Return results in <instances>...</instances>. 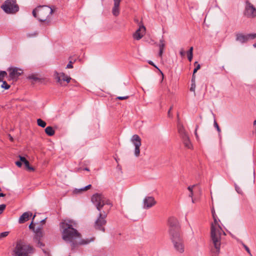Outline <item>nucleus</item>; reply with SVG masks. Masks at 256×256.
I'll list each match as a JSON object with an SVG mask.
<instances>
[{"label":"nucleus","mask_w":256,"mask_h":256,"mask_svg":"<svg viewBox=\"0 0 256 256\" xmlns=\"http://www.w3.org/2000/svg\"><path fill=\"white\" fill-rule=\"evenodd\" d=\"M92 202L95 205L96 209L100 212L94 224V228L98 230L105 232L104 226L106 224V218L108 212L102 211V208L104 206H109L110 208L112 204L110 200L104 198L102 194H94L92 197Z\"/></svg>","instance_id":"1"},{"label":"nucleus","mask_w":256,"mask_h":256,"mask_svg":"<svg viewBox=\"0 0 256 256\" xmlns=\"http://www.w3.org/2000/svg\"><path fill=\"white\" fill-rule=\"evenodd\" d=\"M62 230V238L66 242L70 244L73 249L77 245L76 239L80 238V234L74 228L76 223L73 220H64L60 224Z\"/></svg>","instance_id":"2"},{"label":"nucleus","mask_w":256,"mask_h":256,"mask_svg":"<svg viewBox=\"0 0 256 256\" xmlns=\"http://www.w3.org/2000/svg\"><path fill=\"white\" fill-rule=\"evenodd\" d=\"M214 222L210 226V238L213 246L211 252L212 256H218L220 252L222 236L226 234L219 224L220 220L217 216L212 217Z\"/></svg>","instance_id":"3"},{"label":"nucleus","mask_w":256,"mask_h":256,"mask_svg":"<svg viewBox=\"0 0 256 256\" xmlns=\"http://www.w3.org/2000/svg\"><path fill=\"white\" fill-rule=\"evenodd\" d=\"M53 10L52 8L46 6H39L32 10V15L34 18L41 22H44L49 24L50 19L49 16L52 15Z\"/></svg>","instance_id":"4"},{"label":"nucleus","mask_w":256,"mask_h":256,"mask_svg":"<svg viewBox=\"0 0 256 256\" xmlns=\"http://www.w3.org/2000/svg\"><path fill=\"white\" fill-rule=\"evenodd\" d=\"M34 252L33 247L21 240L18 241L12 252V256H29Z\"/></svg>","instance_id":"5"},{"label":"nucleus","mask_w":256,"mask_h":256,"mask_svg":"<svg viewBox=\"0 0 256 256\" xmlns=\"http://www.w3.org/2000/svg\"><path fill=\"white\" fill-rule=\"evenodd\" d=\"M170 238L175 251L180 254L184 253L185 245L184 240L181 234L170 236Z\"/></svg>","instance_id":"6"},{"label":"nucleus","mask_w":256,"mask_h":256,"mask_svg":"<svg viewBox=\"0 0 256 256\" xmlns=\"http://www.w3.org/2000/svg\"><path fill=\"white\" fill-rule=\"evenodd\" d=\"M168 224L169 226L170 236L180 234V227L178 220L171 216L168 218Z\"/></svg>","instance_id":"7"},{"label":"nucleus","mask_w":256,"mask_h":256,"mask_svg":"<svg viewBox=\"0 0 256 256\" xmlns=\"http://www.w3.org/2000/svg\"><path fill=\"white\" fill-rule=\"evenodd\" d=\"M1 7L7 14H14L19 10L18 6L16 4V0H6Z\"/></svg>","instance_id":"8"},{"label":"nucleus","mask_w":256,"mask_h":256,"mask_svg":"<svg viewBox=\"0 0 256 256\" xmlns=\"http://www.w3.org/2000/svg\"><path fill=\"white\" fill-rule=\"evenodd\" d=\"M131 142L135 146L134 155L138 157L140 155V148L141 146V139L138 134H134L131 138Z\"/></svg>","instance_id":"9"},{"label":"nucleus","mask_w":256,"mask_h":256,"mask_svg":"<svg viewBox=\"0 0 256 256\" xmlns=\"http://www.w3.org/2000/svg\"><path fill=\"white\" fill-rule=\"evenodd\" d=\"M35 232V236L34 238V242L36 243L38 246L42 248L44 246V244L41 242V238L43 236V232L41 227L38 228Z\"/></svg>","instance_id":"10"},{"label":"nucleus","mask_w":256,"mask_h":256,"mask_svg":"<svg viewBox=\"0 0 256 256\" xmlns=\"http://www.w3.org/2000/svg\"><path fill=\"white\" fill-rule=\"evenodd\" d=\"M255 38H256V34H250L244 35L242 33H238L236 34V41H238L242 44H244L246 42L249 40H252Z\"/></svg>","instance_id":"11"},{"label":"nucleus","mask_w":256,"mask_h":256,"mask_svg":"<svg viewBox=\"0 0 256 256\" xmlns=\"http://www.w3.org/2000/svg\"><path fill=\"white\" fill-rule=\"evenodd\" d=\"M244 14L248 18H254L256 16V8L250 2H246Z\"/></svg>","instance_id":"12"},{"label":"nucleus","mask_w":256,"mask_h":256,"mask_svg":"<svg viewBox=\"0 0 256 256\" xmlns=\"http://www.w3.org/2000/svg\"><path fill=\"white\" fill-rule=\"evenodd\" d=\"M54 76L56 82L61 85L62 84V82L66 81L67 83H68L71 80V78L70 76L66 75L63 72L58 73L57 72H55Z\"/></svg>","instance_id":"13"},{"label":"nucleus","mask_w":256,"mask_h":256,"mask_svg":"<svg viewBox=\"0 0 256 256\" xmlns=\"http://www.w3.org/2000/svg\"><path fill=\"white\" fill-rule=\"evenodd\" d=\"M9 76L11 79H16L23 72L22 69L18 68H10L8 69Z\"/></svg>","instance_id":"14"},{"label":"nucleus","mask_w":256,"mask_h":256,"mask_svg":"<svg viewBox=\"0 0 256 256\" xmlns=\"http://www.w3.org/2000/svg\"><path fill=\"white\" fill-rule=\"evenodd\" d=\"M156 204V201L152 196H146L143 200V208L144 209H148Z\"/></svg>","instance_id":"15"},{"label":"nucleus","mask_w":256,"mask_h":256,"mask_svg":"<svg viewBox=\"0 0 256 256\" xmlns=\"http://www.w3.org/2000/svg\"><path fill=\"white\" fill-rule=\"evenodd\" d=\"M146 28L144 26H140L138 29L134 34V38L136 40H140L145 34Z\"/></svg>","instance_id":"16"},{"label":"nucleus","mask_w":256,"mask_h":256,"mask_svg":"<svg viewBox=\"0 0 256 256\" xmlns=\"http://www.w3.org/2000/svg\"><path fill=\"white\" fill-rule=\"evenodd\" d=\"M178 134L181 138L188 136V134L186 132L183 124L179 120H178Z\"/></svg>","instance_id":"17"},{"label":"nucleus","mask_w":256,"mask_h":256,"mask_svg":"<svg viewBox=\"0 0 256 256\" xmlns=\"http://www.w3.org/2000/svg\"><path fill=\"white\" fill-rule=\"evenodd\" d=\"M32 216V213L30 212H24L19 218L18 222L23 224L29 220L30 217Z\"/></svg>","instance_id":"18"},{"label":"nucleus","mask_w":256,"mask_h":256,"mask_svg":"<svg viewBox=\"0 0 256 256\" xmlns=\"http://www.w3.org/2000/svg\"><path fill=\"white\" fill-rule=\"evenodd\" d=\"M122 0H114V6L112 10V14L114 16H118L120 14L119 6Z\"/></svg>","instance_id":"19"},{"label":"nucleus","mask_w":256,"mask_h":256,"mask_svg":"<svg viewBox=\"0 0 256 256\" xmlns=\"http://www.w3.org/2000/svg\"><path fill=\"white\" fill-rule=\"evenodd\" d=\"M184 146L189 149L192 148V144L188 136H186L184 138H181Z\"/></svg>","instance_id":"20"},{"label":"nucleus","mask_w":256,"mask_h":256,"mask_svg":"<svg viewBox=\"0 0 256 256\" xmlns=\"http://www.w3.org/2000/svg\"><path fill=\"white\" fill-rule=\"evenodd\" d=\"M46 133L49 136H52L54 134V130L52 126H48L45 129Z\"/></svg>","instance_id":"21"},{"label":"nucleus","mask_w":256,"mask_h":256,"mask_svg":"<svg viewBox=\"0 0 256 256\" xmlns=\"http://www.w3.org/2000/svg\"><path fill=\"white\" fill-rule=\"evenodd\" d=\"M192 50L193 48L191 47L189 50L188 52V58L190 62H191L192 58Z\"/></svg>","instance_id":"22"},{"label":"nucleus","mask_w":256,"mask_h":256,"mask_svg":"<svg viewBox=\"0 0 256 256\" xmlns=\"http://www.w3.org/2000/svg\"><path fill=\"white\" fill-rule=\"evenodd\" d=\"M37 124L42 128H44L46 126V122L40 118L37 120Z\"/></svg>","instance_id":"23"},{"label":"nucleus","mask_w":256,"mask_h":256,"mask_svg":"<svg viewBox=\"0 0 256 256\" xmlns=\"http://www.w3.org/2000/svg\"><path fill=\"white\" fill-rule=\"evenodd\" d=\"M25 166L30 170H34V168L32 166H30V163L29 162L26 160L25 162H24Z\"/></svg>","instance_id":"24"},{"label":"nucleus","mask_w":256,"mask_h":256,"mask_svg":"<svg viewBox=\"0 0 256 256\" xmlns=\"http://www.w3.org/2000/svg\"><path fill=\"white\" fill-rule=\"evenodd\" d=\"M94 240V238H92L90 240H82L80 242L81 244H89L90 242Z\"/></svg>","instance_id":"25"},{"label":"nucleus","mask_w":256,"mask_h":256,"mask_svg":"<svg viewBox=\"0 0 256 256\" xmlns=\"http://www.w3.org/2000/svg\"><path fill=\"white\" fill-rule=\"evenodd\" d=\"M2 88H4L5 90H8L10 88V86L8 84L6 81H2Z\"/></svg>","instance_id":"26"},{"label":"nucleus","mask_w":256,"mask_h":256,"mask_svg":"<svg viewBox=\"0 0 256 256\" xmlns=\"http://www.w3.org/2000/svg\"><path fill=\"white\" fill-rule=\"evenodd\" d=\"M7 74L5 71H0V81H2Z\"/></svg>","instance_id":"27"},{"label":"nucleus","mask_w":256,"mask_h":256,"mask_svg":"<svg viewBox=\"0 0 256 256\" xmlns=\"http://www.w3.org/2000/svg\"><path fill=\"white\" fill-rule=\"evenodd\" d=\"M164 46H165V44L164 42V40L162 38L160 41V44H159L160 50H164Z\"/></svg>","instance_id":"28"},{"label":"nucleus","mask_w":256,"mask_h":256,"mask_svg":"<svg viewBox=\"0 0 256 256\" xmlns=\"http://www.w3.org/2000/svg\"><path fill=\"white\" fill-rule=\"evenodd\" d=\"M8 232H4L0 234V239L6 237L8 234Z\"/></svg>","instance_id":"29"},{"label":"nucleus","mask_w":256,"mask_h":256,"mask_svg":"<svg viewBox=\"0 0 256 256\" xmlns=\"http://www.w3.org/2000/svg\"><path fill=\"white\" fill-rule=\"evenodd\" d=\"M35 216H36L35 215L34 216V217L32 218V220H34ZM29 228L30 230H32L34 231V224L33 223V220H32L31 224H30Z\"/></svg>","instance_id":"30"},{"label":"nucleus","mask_w":256,"mask_h":256,"mask_svg":"<svg viewBox=\"0 0 256 256\" xmlns=\"http://www.w3.org/2000/svg\"><path fill=\"white\" fill-rule=\"evenodd\" d=\"M28 78L32 80H34L35 82H36L39 80V78L38 77H36V76H35L34 75H32L30 76H29Z\"/></svg>","instance_id":"31"},{"label":"nucleus","mask_w":256,"mask_h":256,"mask_svg":"<svg viewBox=\"0 0 256 256\" xmlns=\"http://www.w3.org/2000/svg\"><path fill=\"white\" fill-rule=\"evenodd\" d=\"M214 126H215V128H216L218 132H220V129L218 124V123L216 122V120L214 121Z\"/></svg>","instance_id":"32"},{"label":"nucleus","mask_w":256,"mask_h":256,"mask_svg":"<svg viewBox=\"0 0 256 256\" xmlns=\"http://www.w3.org/2000/svg\"><path fill=\"white\" fill-rule=\"evenodd\" d=\"M5 208H6L5 204H2L0 205V214H1L3 210H4Z\"/></svg>","instance_id":"33"},{"label":"nucleus","mask_w":256,"mask_h":256,"mask_svg":"<svg viewBox=\"0 0 256 256\" xmlns=\"http://www.w3.org/2000/svg\"><path fill=\"white\" fill-rule=\"evenodd\" d=\"M85 191L84 190H83V188L79 189H75L74 190V192L76 194L81 192H82Z\"/></svg>","instance_id":"34"},{"label":"nucleus","mask_w":256,"mask_h":256,"mask_svg":"<svg viewBox=\"0 0 256 256\" xmlns=\"http://www.w3.org/2000/svg\"><path fill=\"white\" fill-rule=\"evenodd\" d=\"M195 88H196V84L192 83L191 86L190 88V90L194 92Z\"/></svg>","instance_id":"35"},{"label":"nucleus","mask_w":256,"mask_h":256,"mask_svg":"<svg viewBox=\"0 0 256 256\" xmlns=\"http://www.w3.org/2000/svg\"><path fill=\"white\" fill-rule=\"evenodd\" d=\"M235 188H236V191L238 194H242V190H241L240 188V187H238V186H236V185L235 186Z\"/></svg>","instance_id":"36"},{"label":"nucleus","mask_w":256,"mask_h":256,"mask_svg":"<svg viewBox=\"0 0 256 256\" xmlns=\"http://www.w3.org/2000/svg\"><path fill=\"white\" fill-rule=\"evenodd\" d=\"M72 61H70L69 63L67 64L66 68H73L72 66Z\"/></svg>","instance_id":"37"},{"label":"nucleus","mask_w":256,"mask_h":256,"mask_svg":"<svg viewBox=\"0 0 256 256\" xmlns=\"http://www.w3.org/2000/svg\"><path fill=\"white\" fill-rule=\"evenodd\" d=\"M195 186H196V185H195V184L192 185V186H188V191H189L190 192H193V188H194V187H195Z\"/></svg>","instance_id":"38"},{"label":"nucleus","mask_w":256,"mask_h":256,"mask_svg":"<svg viewBox=\"0 0 256 256\" xmlns=\"http://www.w3.org/2000/svg\"><path fill=\"white\" fill-rule=\"evenodd\" d=\"M128 98V96H118V97H117L116 98L118 100H126Z\"/></svg>","instance_id":"39"},{"label":"nucleus","mask_w":256,"mask_h":256,"mask_svg":"<svg viewBox=\"0 0 256 256\" xmlns=\"http://www.w3.org/2000/svg\"><path fill=\"white\" fill-rule=\"evenodd\" d=\"M244 246L245 248V250H246V252L251 256H252L250 248L245 244H244Z\"/></svg>","instance_id":"40"},{"label":"nucleus","mask_w":256,"mask_h":256,"mask_svg":"<svg viewBox=\"0 0 256 256\" xmlns=\"http://www.w3.org/2000/svg\"><path fill=\"white\" fill-rule=\"evenodd\" d=\"M19 157H20V162H21L22 163V162L24 163V162H25L26 160V158L24 156H20Z\"/></svg>","instance_id":"41"},{"label":"nucleus","mask_w":256,"mask_h":256,"mask_svg":"<svg viewBox=\"0 0 256 256\" xmlns=\"http://www.w3.org/2000/svg\"><path fill=\"white\" fill-rule=\"evenodd\" d=\"M92 186V185L91 184H88L84 187L83 188V190H88L89 188H90Z\"/></svg>","instance_id":"42"},{"label":"nucleus","mask_w":256,"mask_h":256,"mask_svg":"<svg viewBox=\"0 0 256 256\" xmlns=\"http://www.w3.org/2000/svg\"><path fill=\"white\" fill-rule=\"evenodd\" d=\"M16 164L18 166V167H21L22 166V163L21 162H20V161H17L16 162Z\"/></svg>","instance_id":"43"},{"label":"nucleus","mask_w":256,"mask_h":256,"mask_svg":"<svg viewBox=\"0 0 256 256\" xmlns=\"http://www.w3.org/2000/svg\"><path fill=\"white\" fill-rule=\"evenodd\" d=\"M198 126H196V130H195L194 134H195V136H196L197 139H198V134H197V130H198Z\"/></svg>","instance_id":"44"},{"label":"nucleus","mask_w":256,"mask_h":256,"mask_svg":"<svg viewBox=\"0 0 256 256\" xmlns=\"http://www.w3.org/2000/svg\"><path fill=\"white\" fill-rule=\"evenodd\" d=\"M212 217H214L216 216L214 208L212 210Z\"/></svg>","instance_id":"45"},{"label":"nucleus","mask_w":256,"mask_h":256,"mask_svg":"<svg viewBox=\"0 0 256 256\" xmlns=\"http://www.w3.org/2000/svg\"><path fill=\"white\" fill-rule=\"evenodd\" d=\"M192 83L195 84V75L194 74H192Z\"/></svg>","instance_id":"46"},{"label":"nucleus","mask_w":256,"mask_h":256,"mask_svg":"<svg viewBox=\"0 0 256 256\" xmlns=\"http://www.w3.org/2000/svg\"><path fill=\"white\" fill-rule=\"evenodd\" d=\"M180 54L181 55V56H184V54H185V52L184 51V50L183 49H182L180 51Z\"/></svg>","instance_id":"47"},{"label":"nucleus","mask_w":256,"mask_h":256,"mask_svg":"<svg viewBox=\"0 0 256 256\" xmlns=\"http://www.w3.org/2000/svg\"><path fill=\"white\" fill-rule=\"evenodd\" d=\"M163 50H160L158 55L160 57L162 56V54H163Z\"/></svg>","instance_id":"48"},{"label":"nucleus","mask_w":256,"mask_h":256,"mask_svg":"<svg viewBox=\"0 0 256 256\" xmlns=\"http://www.w3.org/2000/svg\"><path fill=\"white\" fill-rule=\"evenodd\" d=\"M197 70H198L200 68V66L199 64H198L196 67L195 68Z\"/></svg>","instance_id":"49"},{"label":"nucleus","mask_w":256,"mask_h":256,"mask_svg":"<svg viewBox=\"0 0 256 256\" xmlns=\"http://www.w3.org/2000/svg\"><path fill=\"white\" fill-rule=\"evenodd\" d=\"M168 117L170 118L172 117V115H171V114H170V110H168Z\"/></svg>","instance_id":"50"},{"label":"nucleus","mask_w":256,"mask_h":256,"mask_svg":"<svg viewBox=\"0 0 256 256\" xmlns=\"http://www.w3.org/2000/svg\"><path fill=\"white\" fill-rule=\"evenodd\" d=\"M189 197L192 198L193 196V192H190V194L188 195Z\"/></svg>","instance_id":"51"},{"label":"nucleus","mask_w":256,"mask_h":256,"mask_svg":"<svg viewBox=\"0 0 256 256\" xmlns=\"http://www.w3.org/2000/svg\"><path fill=\"white\" fill-rule=\"evenodd\" d=\"M8 137H9V138H10V140L12 142L13 141L12 137L10 134L8 135Z\"/></svg>","instance_id":"52"},{"label":"nucleus","mask_w":256,"mask_h":256,"mask_svg":"<svg viewBox=\"0 0 256 256\" xmlns=\"http://www.w3.org/2000/svg\"><path fill=\"white\" fill-rule=\"evenodd\" d=\"M148 64H150L152 66H154V62L152 61H149L148 62Z\"/></svg>","instance_id":"53"},{"label":"nucleus","mask_w":256,"mask_h":256,"mask_svg":"<svg viewBox=\"0 0 256 256\" xmlns=\"http://www.w3.org/2000/svg\"><path fill=\"white\" fill-rule=\"evenodd\" d=\"M198 70H197L196 68H194V72H193V74H194L195 73L198 71Z\"/></svg>","instance_id":"54"},{"label":"nucleus","mask_w":256,"mask_h":256,"mask_svg":"<svg viewBox=\"0 0 256 256\" xmlns=\"http://www.w3.org/2000/svg\"><path fill=\"white\" fill-rule=\"evenodd\" d=\"M253 125L254 126L256 125V120H254L253 122Z\"/></svg>","instance_id":"55"},{"label":"nucleus","mask_w":256,"mask_h":256,"mask_svg":"<svg viewBox=\"0 0 256 256\" xmlns=\"http://www.w3.org/2000/svg\"><path fill=\"white\" fill-rule=\"evenodd\" d=\"M45 220H46V218L45 219H44V220H42L40 222H42V223H44L45 222Z\"/></svg>","instance_id":"56"},{"label":"nucleus","mask_w":256,"mask_h":256,"mask_svg":"<svg viewBox=\"0 0 256 256\" xmlns=\"http://www.w3.org/2000/svg\"><path fill=\"white\" fill-rule=\"evenodd\" d=\"M253 46H254V48H256V44H253Z\"/></svg>","instance_id":"57"},{"label":"nucleus","mask_w":256,"mask_h":256,"mask_svg":"<svg viewBox=\"0 0 256 256\" xmlns=\"http://www.w3.org/2000/svg\"><path fill=\"white\" fill-rule=\"evenodd\" d=\"M172 106H171V107L169 109V110H170V111H171V110H172Z\"/></svg>","instance_id":"58"},{"label":"nucleus","mask_w":256,"mask_h":256,"mask_svg":"<svg viewBox=\"0 0 256 256\" xmlns=\"http://www.w3.org/2000/svg\"><path fill=\"white\" fill-rule=\"evenodd\" d=\"M84 170H89L88 168H86Z\"/></svg>","instance_id":"59"},{"label":"nucleus","mask_w":256,"mask_h":256,"mask_svg":"<svg viewBox=\"0 0 256 256\" xmlns=\"http://www.w3.org/2000/svg\"><path fill=\"white\" fill-rule=\"evenodd\" d=\"M115 160H116V162H118V159H117L116 158H115Z\"/></svg>","instance_id":"60"},{"label":"nucleus","mask_w":256,"mask_h":256,"mask_svg":"<svg viewBox=\"0 0 256 256\" xmlns=\"http://www.w3.org/2000/svg\"><path fill=\"white\" fill-rule=\"evenodd\" d=\"M192 202L193 203H194V200H193L192 198Z\"/></svg>","instance_id":"61"},{"label":"nucleus","mask_w":256,"mask_h":256,"mask_svg":"<svg viewBox=\"0 0 256 256\" xmlns=\"http://www.w3.org/2000/svg\"><path fill=\"white\" fill-rule=\"evenodd\" d=\"M253 172H254V170H253Z\"/></svg>","instance_id":"62"}]
</instances>
